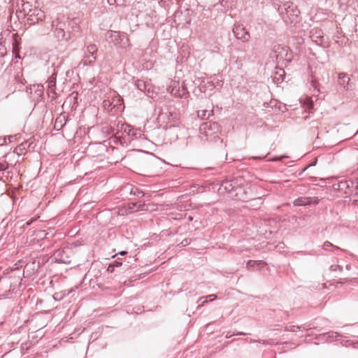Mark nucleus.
Masks as SVG:
<instances>
[{
  "label": "nucleus",
  "instance_id": "f257e3e1",
  "mask_svg": "<svg viewBox=\"0 0 358 358\" xmlns=\"http://www.w3.org/2000/svg\"><path fill=\"white\" fill-rule=\"evenodd\" d=\"M278 11L287 24H296L299 21L300 11L292 2L284 3L279 6Z\"/></svg>",
  "mask_w": 358,
  "mask_h": 358
},
{
  "label": "nucleus",
  "instance_id": "f03ea898",
  "mask_svg": "<svg viewBox=\"0 0 358 358\" xmlns=\"http://www.w3.org/2000/svg\"><path fill=\"white\" fill-rule=\"evenodd\" d=\"M273 52L278 64L287 66V62L291 61L292 55L287 46L275 44L273 47Z\"/></svg>",
  "mask_w": 358,
  "mask_h": 358
},
{
  "label": "nucleus",
  "instance_id": "7ed1b4c3",
  "mask_svg": "<svg viewBox=\"0 0 358 358\" xmlns=\"http://www.w3.org/2000/svg\"><path fill=\"white\" fill-rule=\"evenodd\" d=\"M52 28L55 36L59 41H69L71 38V34L65 32L66 28V22L55 20L52 22Z\"/></svg>",
  "mask_w": 358,
  "mask_h": 358
},
{
  "label": "nucleus",
  "instance_id": "20e7f679",
  "mask_svg": "<svg viewBox=\"0 0 358 358\" xmlns=\"http://www.w3.org/2000/svg\"><path fill=\"white\" fill-rule=\"evenodd\" d=\"M200 132L206 137H213L217 136L220 131V127L217 122H205L200 126Z\"/></svg>",
  "mask_w": 358,
  "mask_h": 358
},
{
  "label": "nucleus",
  "instance_id": "39448f33",
  "mask_svg": "<svg viewBox=\"0 0 358 358\" xmlns=\"http://www.w3.org/2000/svg\"><path fill=\"white\" fill-rule=\"evenodd\" d=\"M109 38H110V41L115 45H119L122 48H126L130 44L129 39L125 33L112 31L110 34Z\"/></svg>",
  "mask_w": 358,
  "mask_h": 358
},
{
  "label": "nucleus",
  "instance_id": "423d86ee",
  "mask_svg": "<svg viewBox=\"0 0 358 358\" xmlns=\"http://www.w3.org/2000/svg\"><path fill=\"white\" fill-rule=\"evenodd\" d=\"M141 205L139 204L137 209H135L136 207V203H129L128 204L127 207L122 208L120 211V214L122 215H124L125 214L131 213L138 210H149V211H153L155 210L156 208H155L156 205L155 204H147V205H143L142 208H141Z\"/></svg>",
  "mask_w": 358,
  "mask_h": 358
},
{
  "label": "nucleus",
  "instance_id": "0eeeda50",
  "mask_svg": "<svg viewBox=\"0 0 358 358\" xmlns=\"http://www.w3.org/2000/svg\"><path fill=\"white\" fill-rule=\"evenodd\" d=\"M87 55L85 57L83 60V66H93L96 59V53L97 52V48L95 45L91 44L87 47Z\"/></svg>",
  "mask_w": 358,
  "mask_h": 358
},
{
  "label": "nucleus",
  "instance_id": "6e6552de",
  "mask_svg": "<svg viewBox=\"0 0 358 358\" xmlns=\"http://www.w3.org/2000/svg\"><path fill=\"white\" fill-rule=\"evenodd\" d=\"M233 33L235 37L243 42H247L250 38V35L247 29L241 24H235L233 28Z\"/></svg>",
  "mask_w": 358,
  "mask_h": 358
},
{
  "label": "nucleus",
  "instance_id": "1a4fd4ad",
  "mask_svg": "<svg viewBox=\"0 0 358 358\" xmlns=\"http://www.w3.org/2000/svg\"><path fill=\"white\" fill-rule=\"evenodd\" d=\"M27 15L28 16V20L31 21L32 23H35L36 21L42 20L45 17L43 11L36 8L29 9Z\"/></svg>",
  "mask_w": 358,
  "mask_h": 358
},
{
  "label": "nucleus",
  "instance_id": "9d476101",
  "mask_svg": "<svg viewBox=\"0 0 358 358\" xmlns=\"http://www.w3.org/2000/svg\"><path fill=\"white\" fill-rule=\"evenodd\" d=\"M310 37L311 40L316 44L322 45L324 43L323 32L320 29H313L310 32Z\"/></svg>",
  "mask_w": 358,
  "mask_h": 358
},
{
  "label": "nucleus",
  "instance_id": "9b49d317",
  "mask_svg": "<svg viewBox=\"0 0 358 358\" xmlns=\"http://www.w3.org/2000/svg\"><path fill=\"white\" fill-rule=\"evenodd\" d=\"M168 117V122L166 126L169 127H179L180 122V115L178 113H171L166 114Z\"/></svg>",
  "mask_w": 358,
  "mask_h": 358
},
{
  "label": "nucleus",
  "instance_id": "f8f14e48",
  "mask_svg": "<svg viewBox=\"0 0 358 358\" xmlns=\"http://www.w3.org/2000/svg\"><path fill=\"white\" fill-rule=\"evenodd\" d=\"M235 188V183L234 181L230 180H225L223 181L221 184L218 192L220 194H224L227 193H230L231 191H233Z\"/></svg>",
  "mask_w": 358,
  "mask_h": 358
},
{
  "label": "nucleus",
  "instance_id": "ddd939ff",
  "mask_svg": "<svg viewBox=\"0 0 358 358\" xmlns=\"http://www.w3.org/2000/svg\"><path fill=\"white\" fill-rule=\"evenodd\" d=\"M318 203V199L315 198L313 200L310 197H299L294 201L295 206H306L310 203Z\"/></svg>",
  "mask_w": 358,
  "mask_h": 358
},
{
  "label": "nucleus",
  "instance_id": "4468645a",
  "mask_svg": "<svg viewBox=\"0 0 358 358\" xmlns=\"http://www.w3.org/2000/svg\"><path fill=\"white\" fill-rule=\"evenodd\" d=\"M21 44V38L18 36L17 34H15L13 35V53L15 55V58H20L19 51H20V45Z\"/></svg>",
  "mask_w": 358,
  "mask_h": 358
},
{
  "label": "nucleus",
  "instance_id": "2eb2a0df",
  "mask_svg": "<svg viewBox=\"0 0 358 358\" xmlns=\"http://www.w3.org/2000/svg\"><path fill=\"white\" fill-rule=\"evenodd\" d=\"M171 94L175 96L182 98L187 96L188 92L187 89H185L184 87H182L181 89L180 88V87H178V89L176 88V87H174L171 90Z\"/></svg>",
  "mask_w": 358,
  "mask_h": 358
},
{
  "label": "nucleus",
  "instance_id": "dca6fc26",
  "mask_svg": "<svg viewBox=\"0 0 358 358\" xmlns=\"http://www.w3.org/2000/svg\"><path fill=\"white\" fill-rule=\"evenodd\" d=\"M265 262L262 261H254V260H249L247 262L246 267L248 270H250L255 267H263L265 265Z\"/></svg>",
  "mask_w": 358,
  "mask_h": 358
},
{
  "label": "nucleus",
  "instance_id": "f3484780",
  "mask_svg": "<svg viewBox=\"0 0 358 358\" xmlns=\"http://www.w3.org/2000/svg\"><path fill=\"white\" fill-rule=\"evenodd\" d=\"M285 76V71L284 69H277V71L275 73V76L273 79L276 82H279L280 80H282Z\"/></svg>",
  "mask_w": 358,
  "mask_h": 358
},
{
  "label": "nucleus",
  "instance_id": "a211bd4d",
  "mask_svg": "<svg viewBox=\"0 0 358 358\" xmlns=\"http://www.w3.org/2000/svg\"><path fill=\"white\" fill-rule=\"evenodd\" d=\"M7 49L5 43L0 42V57H3L6 55Z\"/></svg>",
  "mask_w": 358,
  "mask_h": 358
},
{
  "label": "nucleus",
  "instance_id": "6ab92c4d",
  "mask_svg": "<svg viewBox=\"0 0 358 358\" xmlns=\"http://www.w3.org/2000/svg\"><path fill=\"white\" fill-rule=\"evenodd\" d=\"M305 105L306 106V108L309 110V111L313 108V102L310 98H306L305 102Z\"/></svg>",
  "mask_w": 358,
  "mask_h": 358
},
{
  "label": "nucleus",
  "instance_id": "aec40b11",
  "mask_svg": "<svg viewBox=\"0 0 358 358\" xmlns=\"http://www.w3.org/2000/svg\"><path fill=\"white\" fill-rule=\"evenodd\" d=\"M24 150V144L22 143L15 149L14 152L20 155L22 154Z\"/></svg>",
  "mask_w": 358,
  "mask_h": 358
},
{
  "label": "nucleus",
  "instance_id": "412c9836",
  "mask_svg": "<svg viewBox=\"0 0 358 358\" xmlns=\"http://www.w3.org/2000/svg\"><path fill=\"white\" fill-rule=\"evenodd\" d=\"M30 5H29V2H24L23 4H22V8H23V10L24 12L26 11H28L30 8Z\"/></svg>",
  "mask_w": 358,
  "mask_h": 358
},
{
  "label": "nucleus",
  "instance_id": "4be33fe9",
  "mask_svg": "<svg viewBox=\"0 0 358 358\" xmlns=\"http://www.w3.org/2000/svg\"><path fill=\"white\" fill-rule=\"evenodd\" d=\"M333 244L329 241H326L324 243L322 248L324 250H327L329 248L332 247Z\"/></svg>",
  "mask_w": 358,
  "mask_h": 358
},
{
  "label": "nucleus",
  "instance_id": "5701e85b",
  "mask_svg": "<svg viewBox=\"0 0 358 358\" xmlns=\"http://www.w3.org/2000/svg\"><path fill=\"white\" fill-rule=\"evenodd\" d=\"M8 168V164L6 162H0V171H3Z\"/></svg>",
  "mask_w": 358,
  "mask_h": 358
},
{
  "label": "nucleus",
  "instance_id": "b1692460",
  "mask_svg": "<svg viewBox=\"0 0 358 358\" xmlns=\"http://www.w3.org/2000/svg\"><path fill=\"white\" fill-rule=\"evenodd\" d=\"M17 135H15V136H9L8 137V141H9V142H10V143H11V142H13V141H14L17 140Z\"/></svg>",
  "mask_w": 358,
  "mask_h": 358
},
{
  "label": "nucleus",
  "instance_id": "393cba45",
  "mask_svg": "<svg viewBox=\"0 0 358 358\" xmlns=\"http://www.w3.org/2000/svg\"><path fill=\"white\" fill-rule=\"evenodd\" d=\"M114 1L116 2L117 6H122L124 4L126 0H114Z\"/></svg>",
  "mask_w": 358,
  "mask_h": 358
},
{
  "label": "nucleus",
  "instance_id": "a878e982",
  "mask_svg": "<svg viewBox=\"0 0 358 358\" xmlns=\"http://www.w3.org/2000/svg\"><path fill=\"white\" fill-rule=\"evenodd\" d=\"M108 2L110 5L116 4V2H115L114 0H108Z\"/></svg>",
  "mask_w": 358,
  "mask_h": 358
},
{
  "label": "nucleus",
  "instance_id": "bb28decb",
  "mask_svg": "<svg viewBox=\"0 0 358 358\" xmlns=\"http://www.w3.org/2000/svg\"><path fill=\"white\" fill-rule=\"evenodd\" d=\"M209 297L210 298V300L213 301V300L215 299L216 296L212 294V295H210Z\"/></svg>",
  "mask_w": 358,
  "mask_h": 358
},
{
  "label": "nucleus",
  "instance_id": "cd10ccee",
  "mask_svg": "<svg viewBox=\"0 0 358 358\" xmlns=\"http://www.w3.org/2000/svg\"><path fill=\"white\" fill-rule=\"evenodd\" d=\"M120 254L121 255H126V254H127V252H126V251H122V252H120Z\"/></svg>",
  "mask_w": 358,
  "mask_h": 358
},
{
  "label": "nucleus",
  "instance_id": "c85d7f7f",
  "mask_svg": "<svg viewBox=\"0 0 358 358\" xmlns=\"http://www.w3.org/2000/svg\"><path fill=\"white\" fill-rule=\"evenodd\" d=\"M117 266H121L122 265V263H117L116 264Z\"/></svg>",
  "mask_w": 358,
  "mask_h": 358
},
{
  "label": "nucleus",
  "instance_id": "c756f323",
  "mask_svg": "<svg viewBox=\"0 0 358 358\" xmlns=\"http://www.w3.org/2000/svg\"><path fill=\"white\" fill-rule=\"evenodd\" d=\"M238 190H241V188H238V187H236V190H238Z\"/></svg>",
  "mask_w": 358,
  "mask_h": 358
}]
</instances>
